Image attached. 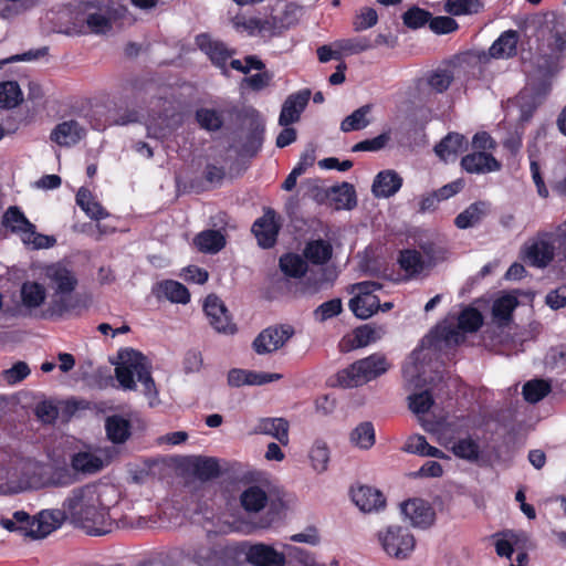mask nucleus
<instances>
[{"instance_id": "f257e3e1", "label": "nucleus", "mask_w": 566, "mask_h": 566, "mask_svg": "<svg viewBox=\"0 0 566 566\" xmlns=\"http://www.w3.org/2000/svg\"><path fill=\"white\" fill-rule=\"evenodd\" d=\"M107 485L86 484L75 488L63 502L65 517L86 534L101 536L111 531L108 505L104 502Z\"/></svg>"}, {"instance_id": "f03ea898", "label": "nucleus", "mask_w": 566, "mask_h": 566, "mask_svg": "<svg viewBox=\"0 0 566 566\" xmlns=\"http://www.w3.org/2000/svg\"><path fill=\"white\" fill-rule=\"evenodd\" d=\"M119 360L115 368V377L123 389H135V379H137L143 385L146 396L155 397L157 395L146 356L135 349H125L119 353Z\"/></svg>"}, {"instance_id": "7ed1b4c3", "label": "nucleus", "mask_w": 566, "mask_h": 566, "mask_svg": "<svg viewBox=\"0 0 566 566\" xmlns=\"http://www.w3.org/2000/svg\"><path fill=\"white\" fill-rule=\"evenodd\" d=\"M45 276L49 280V285L54 290L48 310L50 316L61 317L73 312L76 307V301L71 294L77 285L74 272L61 263H55L46 266Z\"/></svg>"}, {"instance_id": "20e7f679", "label": "nucleus", "mask_w": 566, "mask_h": 566, "mask_svg": "<svg viewBox=\"0 0 566 566\" xmlns=\"http://www.w3.org/2000/svg\"><path fill=\"white\" fill-rule=\"evenodd\" d=\"M240 551L237 543L217 542L208 536L189 545L185 555L196 566H235Z\"/></svg>"}, {"instance_id": "39448f33", "label": "nucleus", "mask_w": 566, "mask_h": 566, "mask_svg": "<svg viewBox=\"0 0 566 566\" xmlns=\"http://www.w3.org/2000/svg\"><path fill=\"white\" fill-rule=\"evenodd\" d=\"M390 368L386 356L379 353L359 359L337 374V382L344 388L361 386L385 374Z\"/></svg>"}, {"instance_id": "423d86ee", "label": "nucleus", "mask_w": 566, "mask_h": 566, "mask_svg": "<svg viewBox=\"0 0 566 566\" xmlns=\"http://www.w3.org/2000/svg\"><path fill=\"white\" fill-rule=\"evenodd\" d=\"M240 547V556L244 555L248 563L253 566H285L286 554L300 557L305 562L304 553L292 545H284L285 553L276 551L273 546L264 543L250 544L248 542L237 543Z\"/></svg>"}, {"instance_id": "0eeeda50", "label": "nucleus", "mask_w": 566, "mask_h": 566, "mask_svg": "<svg viewBox=\"0 0 566 566\" xmlns=\"http://www.w3.org/2000/svg\"><path fill=\"white\" fill-rule=\"evenodd\" d=\"M378 538L384 551L398 559L407 558L416 546V539L410 531L399 525H391L380 531Z\"/></svg>"}, {"instance_id": "6e6552de", "label": "nucleus", "mask_w": 566, "mask_h": 566, "mask_svg": "<svg viewBox=\"0 0 566 566\" xmlns=\"http://www.w3.org/2000/svg\"><path fill=\"white\" fill-rule=\"evenodd\" d=\"M381 289V284L374 281H364L352 286L356 295L349 301V308L356 317L367 319L380 307V301L374 293Z\"/></svg>"}, {"instance_id": "1a4fd4ad", "label": "nucleus", "mask_w": 566, "mask_h": 566, "mask_svg": "<svg viewBox=\"0 0 566 566\" xmlns=\"http://www.w3.org/2000/svg\"><path fill=\"white\" fill-rule=\"evenodd\" d=\"M293 334L290 325L270 326L255 337L252 347L259 355L271 354L283 347Z\"/></svg>"}, {"instance_id": "9d476101", "label": "nucleus", "mask_w": 566, "mask_h": 566, "mask_svg": "<svg viewBox=\"0 0 566 566\" xmlns=\"http://www.w3.org/2000/svg\"><path fill=\"white\" fill-rule=\"evenodd\" d=\"M203 310L216 332L227 335L237 333V325L232 322L228 308L217 295L211 294L207 296Z\"/></svg>"}, {"instance_id": "9b49d317", "label": "nucleus", "mask_w": 566, "mask_h": 566, "mask_svg": "<svg viewBox=\"0 0 566 566\" xmlns=\"http://www.w3.org/2000/svg\"><path fill=\"white\" fill-rule=\"evenodd\" d=\"M401 513L409 520L412 526L427 528L436 520V513L432 506L422 499H410L400 505Z\"/></svg>"}, {"instance_id": "f8f14e48", "label": "nucleus", "mask_w": 566, "mask_h": 566, "mask_svg": "<svg viewBox=\"0 0 566 566\" xmlns=\"http://www.w3.org/2000/svg\"><path fill=\"white\" fill-rule=\"evenodd\" d=\"M310 97L311 91L307 88L289 95L282 105L279 125L290 126L291 124L297 123L301 118V114L308 104Z\"/></svg>"}, {"instance_id": "ddd939ff", "label": "nucleus", "mask_w": 566, "mask_h": 566, "mask_svg": "<svg viewBox=\"0 0 566 566\" xmlns=\"http://www.w3.org/2000/svg\"><path fill=\"white\" fill-rule=\"evenodd\" d=\"M65 520L66 517L63 509L41 511L32 518L30 537L43 538L59 528Z\"/></svg>"}, {"instance_id": "4468645a", "label": "nucleus", "mask_w": 566, "mask_h": 566, "mask_svg": "<svg viewBox=\"0 0 566 566\" xmlns=\"http://www.w3.org/2000/svg\"><path fill=\"white\" fill-rule=\"evenodd\" d=\"M461 167L469 174L483 175L499 171L502 165L490 153L473 151L462 157Z\"/></svg>"}, {"instance_id": "2eb2a0df", "label": "nucleus", "mask_w": 566, "mask_h": 566, "mask_svg": "<svg viewBox=\"0 0 566 566\" xmlns=\"http://www.w3.org/2000/svg\"><path fill=\"white\" fill-rule=\"evenodd\" d=\"M252 232L262 248L268 249L273 247L279 233V224L275 221L274 211L268 210L259 218L252 226Z\"/></svg>"}, {"instance_id": "dca6fc26", "label": "nucleus", "mask_w": 566, "mask_h": 566, "mask_svg": "<svg viewBox=\"0 0 566 566\" xmlns=\"http://www.w3.org/2000/svg\"><path fill=\"white\" fill-rule=\"evenodd\" d=\"M86 129L76 120H65L57 124L51 133V140L61 147H71L82 140Z\"/></svg>"}, {"instance_id": "f3484780", "label": "nucleus", "mask_w": 566, "mask_h": 566, "mask_svg": "<svg viewBox=\"0 0 566 566\" xmlns=\"http://www.w3.org/2000/svg\"><path fill=\"white\" fill-rule=\"evenodd\" d=\"M2 224L11 232L19 234L22 241H28L30 235L33 234L34 224L28 220L17 206L7 209L2 217Z\"/></svg>"}, {"instance_id": "a211bd4d", "label": "nucleus", "mask_w": 566, "mask_h": 566, "mask_svg": "<svg viewBox=\"0 0 566 566\" xmlns=\"http://www.w3.org/2000/svg\"><path fill=\"white\" fill-rule=\"evenodd\" d=\"M352 499L363 512L378 511L385 506V497L382 493L367 485H360L353 489Z\"/></svg>"}, {"instance_id": "6ab92c4d", "label": "nucleus", "mask_w": 566, "mask_h": 566, "mask_svg": "<svg viewBox=\"0 0 566 566\" xmlns=\"http://www.w3.org/2000/svg\"><path fill=\"white\" fill-rule=\"evenodd\" d=\"M402 186V178L391 169L380 171L374 179L373 193L377 198H389Z\"/></svg>"}, {"instance_id": "aec40b11", "label": "nucleus", "mask_w": 566, "mask_h": 566, "mask_svg": "<svg viewBox=\"0 0 566 566\" xmlns=\"http://www.w3.org/2000/svg\"><path fill=\"white\" fill-rule=\"evenodd\" d=\"M289 421L284 418H262L255 427V433L271 436L282 446L289 444Z\"/></svg>"}, {"instance_id": "412c9836", "label": "nucleus", "mask_w": 566, "mask_h": 566, "mask_svg": "<svg viewBox=\"0 0 566 566\" xmlns=\"http://www.w3.org/2000/svg\"><path fill=\"white\" fill-rule=\"evenodd\" d=\"M554 258V247L544 239H537L525 245V259L535 266L544 268Z\"/></svg>"}, {"instance_id": "4be33fe9", "label": "nucleus", "mask_w": 566, "mask_h": 566, "mask_svg": "<svg viewBox=\"0 0 566 566\" xmlns=\"http://www.w3.org/2000/svg\"><path fill=\"white\" fill-rule=\"evenodd\" d=\"M199 48L209 55L212 63L219 67H224L228 59L232 52L226 46L224 43L210 39L206 34L197 38Z\"/></svg>"}, {"instance_id": "5701e85b", "label": "nucleus", "mask_w": 566, "mask_h": 566, "mask_svg": "<svg viewBox=\"0 0 566 566\" xmlns=\"http://www.w3.org/2000/svg\"><path fill=\"white\" fill-rule=\"evenodd\" d=\"M154 293L158 298H166L171 303L187 304L190 301V294L187 287L174 280H165L159 282Z\"/></svg>"}, {"instance_id": "b1692460", "label": "nucleus", "mask_w": 566, "mask_h": 566, "mask_svg": "<svg viewBox=\"0 0 566 566\" xmlns=\"http://www.w3.org/2000/svg\"><path fill=\"white\" fill-rule=\"evenodd\" d=\"M518 33L515 30L503 32L490 46L489 54L495 59H507L516 54Z\"/></svg>"}, {"instance_id": "393cba45", "label": "nucleus", "mask_w": 566, "mask_h": 566, "mask_svg": "<svg viewBox=\"0 0 566 566\" xmlns=\"http://www.w3.org/2000/svg\"><path fill=\"white\" fill-rule=\"evenodd\" d=\"M268 502V493L258 485L247 488L240 495L241 506L249 514L259 513L266 507Z\"/></svg>"}, {"instance_id": "a878e982", "label": "nucleus", "mask_w": 566, "mask_h": 566, "mask_svg": "<svg viewBox=\"0 0 566 566\" xmlns=\"http://www.w3.org/2000/svg\"><path fill=\"white\" fill-rule=\"evenodd\" d=\"M489 212V205L484 201L471 203L465 210L457 216L454 224L459 229H468L476 226Z\"/></svg>"}, {"instance_id": "bb28decb", "label": "nucleus", "mask_w": 566, "mask_h": 566, "mask_svg": "<svg viewBox=\"0 0 566 566\" xmlns=\"http://www.w3.org/2000/svg\"><path fill=\"white\" fill-rule=\"evenodd\" d=\"M193 243L200 252L214 254L226 245V238L219 230H205L198 233Z\"/></svg>"}, {"instance_id": "cd10ccee", "label": "nucleus", "mask_w": 566, "mask_h": 566, "mask_svg": "<svg viewBox=\"0 0 566 566\" xmlns=\"http://www.w3.org/2000/svg\"><path fill=\"white\" fill-rule=\"evenodd\" d=\"M467 148V140L458 133L448 134L436 147V154L443 160L455 157Z\"/></svg>"}, {"instance_id": "c85d7f7f", "label": "nucleus", "mask_w": 566, "mask_h": 566, "mask_svg": "<svg viewBox=\"0 0 566 566\" xmlns=\"http://www.w3.org/2000/svg\"><path fill=\"white\" fill-rule=\"evenodd\" d=\"M105 430L107 438L114 443H124L130 436V422L122 416L106 418Z\"/></svg>"}, {"instance_id": "c756f323", "label": "nucleus", "mask_w": 566, "mask_h": 566, "mask_svg": "<svg viewBox=\"0 0 566 566\" xmlns=\"http://www.w3.org/2000/svg\"><path fill=\"white\" fill-rule=\"evenodd\" d=\"M385 333L381 326H373L369 324L359 326L354 331L353 337L348 339L350 345L347 349L365 347L380 339Z\"/></svg>"}, {"instance_id": "7c9ffc66", "label": "nucleus", "mask_w": 566, "mask_h": 566, "mask_svg": "<svg viewBox=\"0 0 566 566\" xmlns=\"http://www.w3.org/2000/svg\"><path fill=\"white\" fill-rule=\"evenodd\" d=\"M450 450L457 458L468 462H478L481 455L478 441L471 437L455 440L450 447Z\"/></svg>"}, {"instance_id": "2f4dec72", "label": "nucleus", "mask_w": 566, "mask_h": 566, "mask_svg": "<svg viewBox=\"0 0 566 566\" xmlns=\"http://www.w3.org/2000/svg\"><path fill=\"white\" fill-rule=\"evenodd\" d=\"M76 203L92 219L101 220L108 216L105 209L97 202L92 192L82 187L76 193Z\"/></svg>"}, {"instance_id": "473e14b6", "label": "nucleus", "mask_w": 566, "mask_h": 566, "mask_svg": "<svg viewBox=\"0 0 566 566\" xmlns=\"http://www.w3.org/2000/svg\"><path fill=\"white\" fill-rule=\"evenodd\" d=\"M263 132L264 128L261 125H255L251 128L242 138L241 145L238 147L237 151L239 156L242 157H252L258 154L263 143Z\"/></svg>"}, {"instance_id": "72a5a7b5", "label": "nucleus", "mask_w": 566, "mask_h": 566, "mask_svg": "<svg viewBox=\"0 0 566 566\" xmlns=\"http://www.w3.org/2000/svg\"><path fill=\"white\" fill-rule=\"evenodd\" d=\"M517 304L518 301L513 295H504L494 302L492 314L499 325L503 326L509 324Z\"/></svg>"}, {"instance_id": "f704fd0d", "label": "nucleus", "mask_w": 566, "mask_h": 566, "mask_svg": "<svg viewBox=\"0 0 566 566\" xmlns=\"http://www.w3.org/2000/svg\"><path fill=\"white\" fill-rule=\"evenodd\" d=\"M398 263L400 268L409 275H416L422 272L426 261L422 254L413 249L400 251Z\"/></svg>"}, {"instance_id": "c9c22d12", "label": "nucleus", "mask_w": 566, "mask_h": 566, "mask_svg": "<svg viewBox=\"0 0 566 566\" xmlns=\"http://www.w3.org/2000/svg\"><path fill=\"white\" fill-rule=\"evenodd\" d=\"M46 297L45 289L36 282H25L21 286L22 304L28 308L41 306Z\"/></svg>"}, {"instance_id": "e433bc0d", "label": "nucleus", "mask_w": 566, "mask_h": 566, "mask_svg": "<svg viewBox=\"0 0 566 566\" xmlns=\"http://www.w3.org/2000/svg\"><path fill=\"white\" fill-rule=\"evenodd\" d=\"M332 245L324 240H315L307 243L304 255L314 264H324L332 258Z\"/></svg>"}, {"instance_id": "4c0bfd02", "label": "nucleus", "mask_w": 566, "mask_h": 566, "mask_svg": "<svg viewBox=\"0 0 566 566\" xmlns=\"http://www.w3.org/2000/svg\"><path fill=\"white\" fill-rule=\"evenodd\" d=\"M483 8L481 0H446L443 9L451 15H472Z\"/></svg>"}, {"instance_id": "58836bf2", "label": "nucleus", "mask_w": 566, "mask_h": 566, "mask_svg": "<svg viewBox=\"0 0 566 566\" xmlns=\"http://www.w3.org/2000/svg\"><path fill=\"white\" fill-rule=\"evenodd\" d=\"M375 441V429L369 421L359 423L350 433V442L363 450L370 449Z\"/></svg>"}, {"instance_id": "ea45409f", "label": "nucleus", "mask_w": 566, "mask_h": 566, "mask_svg": "<svg viewBox=\"0 0 566 566\" xmlns=\"http://www.w3.org/2000/svg\"><path fill=\"white\" fill-rule=\"evenodd\" d=\"M23 101L22 91L14 81L0 83V107L13 108Z\"/></svg>"}, {"instance_id": "a19ab883", "label": "nucleus", "mask_w": 566, "mask_h": 566, "mask_svg": "<svg viewBox=\"0 0 566 566\" xmlns=\"http://www.w3.org/2000/svg\"><path fill=\"white\" fill-rule=\"evenodd\" d=\"M196 120L202 129L217 132L223 126V116L220 112L201 107L196 111Z\"/></svg>"}, {"instance_id": "79ce46f5", "label": "nucleus", "mask_w": 566, "mask_h": 566, "mask_svg": "<svg viewBox=\"0 0 566 566\" xmlns=\"http://www.w3.org/2000/svg\"><path fill=\"white\" fill-rule=\"evenodd\" d=\"M370 105H364L357 108L350 115L343 119V122L340 123V129L344 133H348L365 128L369 124L367 116L370 113Z\"/></svg>"}, {"instance_id": "37998d69", "label": "nucleus", "mask_w": 566, "mask_h": 566, "mask_svg": "<svg viewBox=\"0 0 566 566\" xmlns=\"http://www.w3.org/2000/svg\"><path fill=\"white\" fill-rule=\"evenodd\" d=\"M112 15L108 10L88 12L86 14V25L91 32L96 34H104L112 29Z\"/></svg>"}, {"instance_id": "c03bdc74", "label": "nucleus", "mask_w": 566, "mask_h": 566, "mask_svg": "<svg viewBox=\"0 0 566 566\" xmlns=\"http://www.w3.org/2000/svg\"><path fill=\"white\" fill-rule=\"evenodd\" d=\"M32 518L29 513L24 511H17L13 513L12 518L1 515L0 516V525L9 531H23L27 535L30 536V527H31Z\"/></svg>"}, {"instance_id": "a18cd8bd", "label": "nucleus", "mask_w": 566, "mask_h": 566, "mask_svg": "<svg viewBox=\"0 0 566 566\" xmlns=\"http://www.w3.org/2000/svg\"><path fill=\"white\" fill-rule=\"evenodd\" d=\"M280 268L289 276L301 277L307 271V263L298 254H285L280 259Z\"/></svg>"}, {"instance_id": "49530a36", "label": "nucleus", "mask_w": 566, "mask_h": 566, "mask_svg": "<svg viewBox=\"0 0 566 566\" xmlns=\"http://www.w3.org/2000/svg\"><path fill=\"white\" fill-rule=\"evenodd\" d=\"M72 465L76 471L83 473H94L99 471L104 463L103 460L90 452H80L72 459Z\"/></svg>"}, {"instance_id": "de8ad7c7", "label": "nucleus", "mask_w": 566, "mask_h": 566, "mask_svg": "<svg viewBox=\"0 0 566 566\" xmlns=\"http://www.w3.org/2000/svg\"><path fill=\"white\" fill-rule=\"evenodd\" d=\"M310 460L313 469L322 473L326 471L329 462V449L326 442L316 440L310 451Z\"/></svg>"}, {"instance_id": "09e8293b", "label": "nucleus", "mask_w": 566, "mask_h": 566, "mask_svg": "<svg viewBox=\"0 0 566 566\" xmlns=\"http://www.w3.org/2000/svg\"><path fill=\"white\" fill-rule=\"evenodd\" d=\"M551 391V385L544 379H534L523 386V396L531 403L538 402Z\"/></svg>"}, {"instance_id": "8fccbe9b", "label": "nucleus", "mask_w": 566, "mask_h": 566, "mask_svg": "<svg viewBox=\"0 0 566 566\" xmlns=\"http://www.w3.org/2000/svg\"><path fill=\"white\" fill-rule=\"evenodd\" d=\"M483 323L482 314L473 307L464 308L458 318V328L464 333L476 332Z\"/></svg>"}, {"instance_id": "3c124183", "label": "nucleus", "mask_w": 566, "mask_h": 566, "mask_svg": "<svg viewBox=\"0 0 566 566\" xmlns=\"http://www.w3.org/2000/svg\"><path fill=\"white\" fill-rule=\"evenodd\" d=\"M335 48L340 51V54H359L370 50L374 45L366 36H357L352 39H343L334 43Z\"/></svg>"}, {"instance_id": "603ef678", "label": "nucleus", "mask_w": 566, "mask_h": 566, "mask_svg": "<svg viewBox=\"0 0 566 566\" xmlns=\"http://www.w3.org/2000/svg\"><path fill=\"white\" fill-rule=\"evenodd\" d=\"M337 208L352 209L356 206L355 189L352 185L343 182L332 188Z\"/></svg>"}, {"instance_id": "864d4df0", "label": "nucleus", "mask_w": 566, "mask_h": 566, "mask_svg": "<svg viewBox=\"0 0 566 566\" xmlns=\"http://www.w3.org/2000/svg\"><path fill=\"white\" fill-rule=\"evenodd\" d=\"M453 81V74L449 70H436L427 77L428 86L436 93H443Z\"/></svg>"}, {"instance_id": "5fc2aeb1", "label": "nucleus", "mask_w": 566, "mask_h": 566, "mask_svg": "<svg viewBox=\"0 0 566 566\" xmlns=\"http://www.w3.org/2000/svg\"><path fill=\"white\" fill-rule=\"evenodd\" d=\"M378 22V14L375 9L365 7L356 13L353 21V29L356 32L370 29Z\"/></svg>"}, {"instance_id": "6e6d98bb", "label": "nucleus", "mask_w": 566, "mask_h": 566, "mask_svg": "<svg viewBox=\"0 0 566 566\" xmlns=\"http://www.w3.org/2000/svg\"><path fill=\"white\" fill-rule=\"evenodd\" d=\"M431 13L418 7H413L406 11L402 15L403 23L411 29L423 27L430 21Z\"/></svg>"}, {"instance_id": "4d7b16f0", "label": "nucleus", "mask_w": 566, "mask_h": 566, "mask_svg": "<svg viewBox=\"0 0 566 566\" xmlns=\"http://www.w3.org/2000/svg\"><path fill=\"white\" fill-rule=\"evenodd\" d=\"M195 470L197 475L203 480L216 478L220 472L218 461L213 458H199L195 464Z\"/></svg>"}, {"instance_id": "13d9d810", "label": "nucleus", "mask_w": 566, "mask_h": 566, "mask_svg": "<svg viewBox=\"0 0 566 566\" xmlns=\"http://www.w3.org/2000/svg\"><path fill=\"white\" fill-rule=\"evenodd\" d=\"M433 405V398L428 390L415 394L409 397V408L417 415H423L430 410Z\"/></svg>"}, {"instance_id": "bf43d9fd", "label": "nucleus", "mask_w": 566, "mask_h": 566, "mask_svg": "<svg viewBox=\"0 0 566 566\" xmlns=\"http://www.w3.org/2000/svg\"><path fill=\"white\" fill-rule=\"evenodd\" d=\"M342 301L339 298H333L331 301L321 304L314 312L316 319L325 322L342 312Z\"/></svg>"}, {"instance_id": "052dcab7", "label": "nucleus", "mask_w": 566, "mask_h": 566, "mask_svg": "<svg viewBox=\"0 0 566 566\" xmlns=\"http://www.w3.org/2000/svg\"><path fill=\"white\" fill-rule=\"evenodd\" d=\"M429 27L437 34H447L455 31L459 25L453 18L440 15L436 18L431 17L429 21Z\"/></svg>"}, {"instance_id": "680f3d73", "label": "nucleus", "mask_w": 566, "mask_h": 566, "mask_svg": "<svg viewBox=\"0 0 566 566\" xmlns=\"http://www.w3.org/2000/svg\"><path fill=\"white\" fill-rule=\"evenodd\" d=\"M389 140L387 134H380L371 139H365L355 144L352 148L353 151H378L382 149Z\"/></svg>"}, {"instance_id": "e2e57ef3", "label": "nucleus", "mask_w": 566, "mask_h": 566, "mask_svg": "<svg viewBox=\"0 0 566 566\" xmlns=\"http://www.w3.org/2000/svg\"><path fill=\"white\" fill-rule=\"evenodd\" d=\"M29 374V366L24 361H18L11 368L3 371V378L8 384H17L28 377Z\"/></svg>"}, {"instance_id": "0e129e2a", "label": "nucleus", "mask_w": 566, "mask_h": 566, "mask_svg": "<svg viewBox=\"0 0 566 566\" xmlns=\"http://www.w3.org/2000/svg\"><path fill=\"white\" fill-rule=\"evenodd\" d=\"M428 444L423 436L415 434L408 438L402 447V451L423 457Z\"/></svg>"}, {"instance_id": "69168bd1", "label": "nucleus", "mask_w": 566, "mask_h": 566, "mask_svg": "<svg viewBox=\"0 0 566 566\" xmlns=\"http://www.w3.org/2000/svg\"><path fill=\"white\" fill-rule=\"evenodd\" d=\"M25 245H31L32 249H48L55 245L56 240L54 237L38 233L35 227L33 228V234L30 235L28 241H22Z\"/></svg>"}, {"instance_id": "338daca9", "label": "nucleus", "mask_w": 566, "mask_h": 566, "mask_svg": "<svg viewBox=\"0 0 566 566\" xmlns=\"http://www.w3.org/2000/svg\"><path fill=\"white\" fill-rule=\"evenodd\" d=\"M57 413V408L50 401L39 402L35 407L36 417L45 423L53 422L56 419Z\"/></svg>"}, {"instance_id": "774afa93", "label": "nucleus", "mask_w": 566, "mask_h": 566, "mask_svg": "<svg viewBox=\"0 0 566 566\" xmlns=\"http://www.w3.org/2000/svg\"><path fill=\"white\" fill-rule=\"evenodd\" d=\"M472 146L475 151L493 150L496 147L495 140L486 132L476 133L472 139Z\"/></svg>"}]
</instances>
